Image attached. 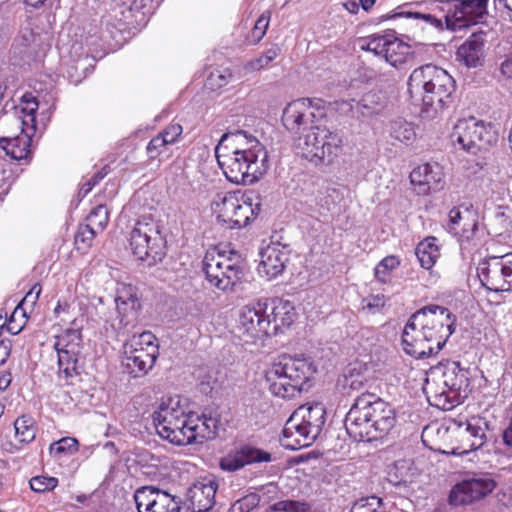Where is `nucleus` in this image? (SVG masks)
<instances>
[{
	"label": "nucleus",
	"instance_id": "obj_1",
	"mask_svg": "<svg viewBox=\"0 0 512 512\" xmlns=\"http://www.w3.org/2000/svg\"><path fill=\"white\" fill-rule=\"evenodd\" d=\"M456 317L446 307L427 305L408 319L403 333V350L416 359L436 355L455 331Z\"/></svg>",
	"mask_w": 512,
	"mask_h": 512
},
{
	"label": "nucleus",
	"instance_id": "obj_2",
	"mask_svg": "<svg viewBox=\"0 0 512 512\" xmlns=\"http://www.w3.org/2000/svg\"><path fill=\"white\" fill-rule=\"evenodd\" d=\"M395 422V411L387 402L363 393L346 414L344 426L353 440L371 442L386 435Z\"/></svg>",
	"mask_w": 512,
	"mask_h": 512
},
{
	"label": "nucleus",
	"instance_id": "obj_3",
	"mask_svg": "<svg viewBox=\"0 0 512 512\" xmlns=\"http://www.w3.org/2000/svg\"><path fill=\"white\" fill-rule=\"evenodd\" d=\"M455 80L448 72L433 64L420 66L412 71L407 81V92L415 102L423 105L422 114L434 118L451 102Z\"/></svg>",
	"mask_w": 512,
	"mask_h": 512
},
{
	"label": "nucleus",
	"instance_id": "obj_4",
	"mask_svg": "<svg viewBox=\"0 0 512 512\" xmlns=\"http://www.w3.org/2000/svg\"><path fill=\"white\" fill-rule=\"evenodd\" d=\"M248 148L235 147L222 153L217 145L215 156L226 178L236 184L250 185L257 182L268 170V152L256 138L246 140Z\"/></svg>",
	"mask_w": 512,
	"mask_h": 512
},
{
	"label": "nucleus",
	"instance_id": "obj_5",
	"mask_svg": "<svg viewBox=\"0 0 512 512\" xmlns=\"http://www.w3.org/2000/svg\"><path fill=\"white\" fill-rule=\"evenodd\" d=\"M423 389L432 405L450 410L468 396V372L458 362L448 361L432 372V380L427 378Z\"/></svg>",
	"mask_w": 512,
	"mask_h": 512
},
{
	"label": "nucleus",
	"instance_id": "obj_6",
	"mask_svg": "<svg viewBox=\"0 0 512 512\" xmlns=\"http://www.w3.org/2000/svg\"><path fill=\"white\" fill-rule=\"evenodd\" d=\"M315 372L308 359L281 355L268 367L265 378L274 396L292 398L306 390L305 385Z\"/></svg>",
	"mask_w": 512,
	"mask_h": 512
},
{
	"label": "nucleus",
	"instance_id": "obj_7",
	"mask_svg": "<svg viewBox=\"0 0 512 512\" xmlns=\"http://www.w3.org/2000/svg\"><path fill=\"white\" fill-rule=\"evenodd\" d=\"M323 404L301 406L286 421L282 431L281 445L286 449L299 450L315 442L326 421Z\"/></svg>",
	"mask_w": 512,
	"mask_h": 512
},
{
	"label": "nucleus",
	"instance_id": "obj_8",
	"mask_svg": "<svg viewBox=\"0 0 512 512\" xmlns=\"http://www.w3.org/2000/svg\"><path fill=\"white\" fill-rule=\"evenodd\" d=\"M129 241L133 255L149 266L161 261L166 254V240L161 225L151 216H143L136 221Z\"/></svg>",
	"mask_w": 512,
	"mask_h": 512
},
{
	"label": "nucleus",
	"instance_id": "obj_9",
	"mask_svg": "<svg viewBox=\"0 0 512 512\" xmlns=\"http://www.w3.org/2000/svg\"><path fill=\"white\" fill-rule=\"evenodd\" d=\"M192 415L186 414L179 400L169 398L162 401L153 413V422L159 436L172 444L183 446L190 444L193 434L190 432Z\"/></svg>",
	"mask_w": 512,
	"mask_h": 512
},
{
	"label": "nucleus",
	"instance_id": "obj_10",
	"mask_svg": "<svg viewBox=\"0 0 512 512\" xmlns=\"http://www.w3.org/2000/svg\"><path fill=\"white\" fill-rule=\"evenodd\" d=\"M343 140L326 127L311 126L300 139L298 148L301 156L314 165H330L341 154Z\"/></svg>",
	"mask_w": 512,
	"mask_h": 512
},
{
	"label": "nucleus",
	"instance_id": "obj_11",
	"mask_svg": "<svg viewBox=\"0 0 512 512\" xmlns=\"http://www.w3.org/2000/svg\"><path fill=\"white\" fill-rule=\"evenodd\" d=\"M156 337L150 331L134 334L123 346L122 365L133 377L146 375L159 356Z\"/></svg>",
	"mask_w": 512,
	"mask_h": 512
},
{
	"label": "nucleus",
	"instance_id": "obj_12",
	"mask_svg": "<svg viewBox=\"0 0 512 512\" xmlns=\"http://www.w3.org/2000/svg\"><path fill=\"white\" fill-rule=\"evenodd\" d=\"M203 271L209 283L222 291L233 290L244 277V268L239 262L216 250L206 253Z\"/></svg>",
	"mask_w": 512,
	"mask_h": 512
},
{
	"label": "nucleus",
	"instance_id": "obj_13",
	"mask_svg": "<svg viewBox=\"0 0 512 512\" xmlns=\"http://www.w3.org/2000/svg\"><path fill=\"white\" fill-rule=\"evenodd\" d=\"M452 137L464 150L472 153L486 149L498 140L497 133L491 124L474 117L459 120L454 126Z\"/></svg>",
	"mask_w": 512,
	"mask_h": 512
},
{
	"label": "nucleus",
	"instance_id": "obj_14",
	"mask_svg": "<svg viewBox=\"0 0 512 512\" xmlns=\"http://www.w3.org/2000/svg\"><path fill=\"white\" fill-rule=\"evenodd\" d=\"M477 276L487 290L510 292L512 290V253L491 256L481 261Z\"/></svg>",
	"mask_w": 512,
	"mask_h": 512
},
{
	"label": "nucleus",
	"instance_id": "obj_15",
	"mask_svg": "<svg viewBox=\"0 0 512 512\" xmlns=\"http://www.w3.org/2000/svg\"><path fill=\"white\" fill-rule=\"evenodd\" d=\"M266 311L267 305L260 302L256 305H246L241 309L238 330L245 341H256L264 337H270V317Z\"/></svg>",
	"mask_w": 512,
	"mask_h": 512
},
{
	"label": "nucleus",
	"instance_id": "obj_16",
	"mask_svg": "<svg viewBox=\"0 0 512 512\" xmlns=\"http://www.w3.org/2000/svg\"><path fill=\"white\" fill-rule=\"evenodd\" d=\"M495 486V481L487 475L465 478L452 488L449 502L455 506L470 504L491 493Z\"/></svg>",
	"mask_w": 512,
	"mask_h": 512
},
{
	"label": "nucleus",
	"instance_id": "obj_17",
	"mask_svg": "<svg viewBox=\"0 0 512 512\" xmlns=\"http://www.w3.org/2000/svg\"><path fill=\"white\" fill-rule=\"evenodd\" d=\"M321 99L300 98L289 103L282 115V122L287 130L298 133L308 128L315 118L312 107L320 108Z\"/></svg>",
	"mask_w": 512,
	"mask_h": 512
},
{
	"label": "nucleus",
	"instance_id": "obj_18",
	"mask_svg": "<svg viewBox=\"0 0 512 512\" xmlns=\"http://www.w3.org/2000/svg\"><path fill=\"white\" fill-rule=\"evenodd\" d=\"M134 500L138 512H179V502L169 493L153 486L136 490Z\"/></svg>",
	"mask_w": 512,
	"mask_h": 512
},
{
	"label": "nucleus",
	"instance_id": "obj_19",
	"mask_svg": "<svg viewBox=\"0 0 512 512\" xmlns=\"http://www.w3.org/2000/svg\"><path fill=\"white\" fill-rule=\"evenodd\" d=\"M289 261V251L279 243H272L260 252L258 271L268 279L281 275Z\"/></svg>",
	"mask_w": 512,
	"mask_h": 512
},
{
	"label": "nucleus",
	"instance_id": "obj_20",
	"mask_svg": "<svg viewBox=\"0 0 512 512\" xmlns=\"http://www.w3.org/2000/svg\"><path fill=\"white\" fill-rule=\"evenodd\" d=\"M271 460L270 453L245 445L223 457L219 466L224 471L234 472L252 463L270 462Z\"/></svg>",
	"mask_w": 512,
	"mask_h": 512
},
{
	"label": "nucleus",
	"instance_id": "obj_21",
	"mask_svg": "<svg viewBox=\"0 0 512 512\" xmlns=\"http://www.w3.org/2000/svg\"><path fill=\"white\" fill-rule=\"evenodd\" d=\"M488 429V423L485 419L480 417H472L465 424V427L461 424L459 426V432L463 438L470 441L467 445L455 447L450 451L453 455H465L470 451L481 448L486 442V430ZM443 453L449 454L448 451H442Z\"/></svg>",
	"mask_w": 512,
	"mask_h": 512
},
{
	"label": "nucleus",
	"instance_id": "obj_22",
	"mask_svg": "<svg viewBox=\"0 0 512 512\" xmlns=\"http://www.w3.org/2000/svg\"><path fill=\"white\" fill-rule=\"evenodd\" d=\"M443 169L438 163H424L410 173V181L419 187V193L438 191L442 188Z\"/></svg>",
	"mask_w": 512,
	"mask_h": 512
},
{
	"label": "nucleus",
	"instance_id": "obj_23",
	"mask_svg": "<svg viewBox=\"0 0 512 512\" xmlns=\"http://www.w3.org/2000/svg\"><path fill=\"white\" fill-rule=\"evenodd\" d=\"M270 317V336H275L288 328L295 320L296 312L293 304L289 300L273 299L271 301Z\"/></svg>",
	"mask_w": 512,
	"mask_h": 512
},
{
	"label": "nucleus",
	"instance_id": "obj_24",
	"mask_svg": "<svg viewBox=\"0 0 512 512\" xmlns=\"http://www.w3.org/2000/svg\"><path fill=\"white\" fill-rule=\"evenodd\" d=\"M217 487V482L212 479L194 484L190 489L193 512H207L214 506Z\"/></svg>",
	"mask_w": 512,
	"mask_h": 512
},
{
	"label": "nucleus",
	"instance_id": "obj_25",
	"mask_svg": "<svg viewBox=\"0 0 512 512\" xmlns=\"http://www.w3.org/2000/svg\"><path fill=\"white\" fill-rule=\"evenodd\" d=\"M367 368L360 362L350 363L346 366L342 376L338 379V386L344 393L360 391L367 384Z\"/></svg>",
	"mask_w": 512,
	"mask_h": 512
},
{
	"label": "nucleus",
	"instance_id": "obj_26",
	"mask_svg": "<svg viewBox=\"0 0 512 512\" xmlns=\"http://www.w3.org/2000/svg\"><path fill=\"white\" fill-rule=\"evenodd\" d=\"M484 38L482 34L473 33L457 50V58L467 67L481 65L483 57Z\"/></svg>",
	"mask_w": 512,
	"mask_h": 512
},
{
	"label": "nucleus",
	"instance_id": "obj_27",
	"mask_svg": "<svg viewBox=\"0 0 512 512\" xmlns=\"http://www.w3.org/2000/svg\"><path fill=\"white\" fill-rule=\"evenodd\" d=\"M260 203H253L251 197L242 195L238 202L237 208L234 210L233 218L229 222L230 228L246 227L253 221L260 212Z\"/></svg>",
	"mask_w": 512,
	"mask_h": 512
},
{
	"label": "nucleus",
	"instance_id": "obj_28",
	"mask_svg": "<svg viewBox=\"0 0 512 512\" xmlns=\"http://www.w3.org/2000/svg\"><path fill=\"white\" fill-rule=\"evenodd\" d=\"M350 109L362 117H372L384 108L383 96L380 92L369 91L358 101L351 100Z\"/></svg>",
	"mask_w": 512,
	"mask_h": 512
},
{
	"label": "nucleus",
	"instance_id": "obj_29",
	"mask_svg": "<svg viewBox=\"0 0 512 512\" xmlns=\"http://www.w3.org/2000/svg\"><path fill=\"white\" fill-rule=\"evenodd\" d=\"M31 138L28 134L21 133L18 136L8 138H0V147L5 151L7 156L13 160H26L30 151Z\"/></svg>",
	"mask_w": 512,
	"mask_h": 512
},
{
	"label": "nucleus",
	"instance_id": "obj_30",
	"mask_svg": "<svg viewBox=\"0 0 512 512\" xmlns=\"http://www.w3.org/2000/svg\"><path fill=\"white\" fill-rule=\"evenodd\" d=\"M385 49V60L395 68L405 64L413 54L411 47L407 43L399 40L392 33L390 35L387 48Z\"/></svg>",
	"mask_w": 512,
	"mask_h": 512
},
{
	"label": "nucleus",
	"instance_id": "obj_31",
	"mask_svg": "<svg viewBox=\"0 0 512 512\" xmlns=\"http://www.w3.org/2000/svg\"><path fill=\"white\" fill-rule=\"evenodd\" d=\"M240 197L234 192L217 194L212 209L217 214V219L223 223L229 224L233 218L234 210L237 208Z\"/></svg>",
	"mask_w": 512,
	"mask_h": 512
},
{
	"label": "nucleus",
	"instance_id": "obj_32",
	"mask_svg": "<svg viewBox=\"0 0 512 512\" xmlns=\"http://www.w3.org/2000/svg\"><path fill=\"white\" fill-rule=\"evenodd\" d=\"M191 422L189 430L193 434V439H190V444L202 443L204 440L211 439L216 435V419L192 415Z\"/></svg>",
	"mask_w": 512,
	"mask_h": 512
},
{
	"label": "nucleus",
	"instance_id": "obj_33",
	"mask_svg": "<svg viewBox=\"0 0 512 512\" xmlns=\"http://www.w3.org/2000/svg\"><path fill=\"white\" fill-rule=\"evenodd\" d=\"M446 27L457 31L474 24V18L468 16V12L463 9L461 0L451 1L450 9L444 15Z\"/></svg>",
	"mask_w": 512,
	"mask_h": 512
},
{
	"label": "nucleus",
	"instance_id": "obj_34",
	"mask_svg": "<svg viewBox=\"0 0 512 512\" xmlns=\"http://www.w3.org/2000/svg\"><path fill=\"white\" fill-rule=\"evenodd\" d=\"M495 6H502L512 12V0H493ZM488 0H461L463 9L468 12L470 18H474V24L487 14Z\"/></svg>",
	"mask_w": 512,
	"mask_h": 512
},
{
	"label": "nucleus",
	"instance_id": "obj_35",
	"mask_svg": "<svg viewBox=\"0 0 512 512\" xmlns=\"http://www.w3.org/2000/svg\"><path fill=\"white\" fill-rule=\"evenodd\" d=\"M118 324L113 323L112 326L118 330L127 329L129 326H134L138 319V314L141 309L140 300H134L127 304L116 307Z\"/></svg>",
	"mask_w": 512,
	"mask_h": 512
},
{
	"label": "nucleus",
	"instance_id": "obj_36",
	"mask_svg": "<svg viewBox=\"0 0 512 512\" xmlns=\"http://www.w3.org/2000/svg\"><path fill=\"white\" fill-rule=\"evenodd\" d=\"M58 355L59 373L63 374L65 379H71L80 374L78 356L80 353H71L69 350H56Z\"/></svg>",
	"mask_w": 512,
	"mask_h": 512
},
{
	"label": "nucleus",
	"instance_id": "obj_37",
	"mask_svg": "<svg viewBox=\"0 0 512 512\" xmlns=\"http://www.w3.org/2000/svg\"><path fill=\"white\" fill-rule=\"evenodd\" d=\"M82 335L79 329H67L55 338V350H69L71 353H80Z\"/></svg>",
	"mask_w": 512,
	"mask_h": 512
},
{
	"label": "nucleus",
	"instance_id": "obj_38",
	"mask_svg": "<svg viewBox=\"0 0 512 512\" xmlns=\"http://www.w3.org/2000/svg\"><path fill=\"white\" fill-rule=\"evenodd\" d=\"M434 240L435 238H432L420 242L415 251L421 267L427 270L433 267L436 259L439 257V250Z\"/></svg>",
	"mask_w": 512,
	"mask_h": 512
},
{
	"label": "nucleus",
	"instance_id": "obj_39",
	"mask_svg": "<svg viewBox=\"0 0 512 512\" xmlns=\"http://www.w3.org/2000/svg\"><path fill=\"white\" fill-rule=\"evenodd\" d=\"M15 436L22 444L32 442L36 437L37 427L31 416L22 415L14 421Z\"/></svg>",
	"mask_w": 512,
	"mask_h": 512
},
{
	"label": "nucleus",
	"instance_id": "obj_40",
	"mask_svg": "<svg viewBox=\"0 0 512 512\" xmlns=\"http://www.w3.org/2000/svg\"><path fill=\"white\" fill-rule=\"evenodd\" d=\"M470 213L468 210H465V215L460 211L459 208H453L449 212V230L454 234H459L462 232L463 234L474 230L477 227L475 220L471 222H467Z\"/></svg>",
	"mask_w": 512,
	"mask_h": 512
},
{
	"label": "nucleus",
	"instance_id": "obj_41",
	"mask_svg": "<svg viewBox=\"0 0 512 512\" xmlns=\"http://www.w3.org/2000/svg\"><path fill=\"white\" fill-rule=\"evenodd\" d=\"M390 136L406 145L411 144L416 136L413 126L403 119L391 122Z\"/></svg>",
	"mask_w": 512,
	"mask_h": 512
},
{
	"label": "nucleus",
	"instance_id": "obj_42",
	"mask_svg": "<svg viewBox=\"0 0 512 512\" xmlns=\"http://www.w3.org/2000/svg\"><path fill=\"white\" fill-rule=\"evenodd\" d=\"M36 35L31 28L21 29L12 44V51L15 55L22 57L34 43Z\"/></svg>",
	"mask_w": 512,
	"mask_h": 512
},
{
	"label": "nucleus",
	"instance_id": "obj_43",
	"mask_svg": "<svg viewBox=\"0 0 512 512\" xmlns=\"http://www.w3.org/2000/svg\"><path fill=\"white\" fill-rule=\"evenodd\" d=\"M391 33H386L384 35H371L363 40V44L361 45L362 50H366L374 53L377 56H385L387 44L389 42Z\"/></svg>",
	"mask_w": 512,
	"mask_h": 512
},
{
	"label": "nucleus",
	"instance_id": "obj_44",
	"mask_svg": "<svg viewBox=\"0 0 512 512\" xmlns=\"http://www.w3.org/2000/svg\"><path fill=\"white\" fill-rule=\"evenodd\" d=\"M109 219V211L105 205H97L86 218L87 225L98 233L103 231Z\"/></svg>",
	"mask_w": 512,
	"mask_h": 512
},
{
	"label": "nucleus",
	"instance_id": "obj_45",
	"mask_svg": "<svg viewBox=\"0 0 512 512\" xmlns=\"http://www.w3.org/2000/svg\"><path fill=\"white\" fill-rule=\"evenodd\" d=\"M400 265V259L395 255L383 258L375 267V277L382 283L388 282L391 272Z\"/></svg>",
	"mask_w": 512,
	"mask_h": 512
},
{
	"label": "nucleus",
	"instance_id": "obj_46",
	"mask_svg": "<svg viewBox=\"0 0 512 512\" xmlns=\"http://www.w3.org/2000/svg\"><path fill=\"white\" fill-rule=\"evenodd\" d=\"M350 512H385V507L381 498L369 496L354 502Z\"/></svg>",
	"mask_w": 512,
	"mask_h": 512
},
{
	"label": "nucleus",
	"instance_id": "obj_47",
	"mask_svg": "<svg viewBox=\"0 0 512 512\" xmlns=\"http://www.w3.org/2000/svg\"><path fill=\"white\" fill-rule=\"evenodd\" d=\"M249 138H254L253 136H248L244 131H236L235 133H225L222 135L219 144L222 149H228L230 145L231 151L235 147L239 148H248V144L246 140Z\"/></svg>",
	"mask_w": 512,
	"mask_h": 512
},
{
	"label": "nucleus",
	"instance_id": "obj_48",
	"mask_svg": "<svg viewBox=\"0 0 512 512\" xmlns=\"http://www.w3.org/2000/svg\"><path fill=\"white\" fill-rule=\"evenodd\" d=\"M78 440L73 437H63L50 445V453L54 456L73 454L78 450Z\"/></svg>",
	"mask_w": 512,
	"mask_h": 512
},
{
	"label": "nucleus",
	"instance_id": "obj_49",
	"mask_svg": "<svg viewBox=\"0 0 512 512\" xmlns=\"http://www.w3.org/2000/svg\"><path fill=\"white\" fill-rule=\"evenodd\" d=\"M134 300H140L138 297L137 289L130 284H119L115 297L116 307L127 304Z\"/></svg>",
	"mask_w": 512,
	"mask_h": 512
},
{
	"label": "nucleus",
	"instance_id": "obj_50",
	"mask_svg": "<svg viewBox=\"0 0 512 512\" xmlns=\"http://www.w3.org/2000/svg\"><path fill=\"white\" fill-rule=\"evenodd\" d=\"M260 496L256 493H250L234 502L230 512H250L259 505Z\"/></svg>",
	"mask_w": 512,
	"mask_h": 512
},
{
	"label": "nucleus",
	"instance_id": "obj_51",
	"mask_svg": "<svg viewBox=\"0 0 512 512\" xmlns=\"http://www.w3.org/2000/svg\"><path fill=\"white\" fill-rule=\"evenodd\" d=\"M281 49L278 46H273L266 50L258 58L249 62V67L252 70H260L267 67L274 59L278 57Z\"/></svg>",
	"mask_w": 512,
	"mask_h": 512
},
{
	"label": "nucleus",
	"instance_id": "obj_52",
	"mask_svg": "<svg viewBox=\"0 0 512 512\" xmlns=\"http://www.w3.org/2000/svg\"><path fill=\"white\" fill-rule=\"evenodd\" d=\"M97 233V231L87 224L80 225L75 235V244L78 245V249L89 248Z\"/></svg>",
	"mask_w": 512,
	"mask_h": 512
},
{
	"label": "nucleus",
	"instance_id": "obj_53",
	"mask_svg": "<svg viewBox=\"0 0 512 512\" xmlns=\"http://www.w3.org/2000/svg\"><path fill=\"white\" fill-rule=\"evenodd\" d=\"M395 16L420 19L423 20L427 25L433 26L435 28H442L441 17H438L436 13L431 11L428 13L407 11L398 13Z\"/></svg>",
	"mask_w": 512,
	"mask_h": 512
},
{
	"label": "nucleus",
	"instance_id": "obj_54",
	"mask_svg": "<svg viewBox=\"0 0 512 512\" xmlns=\"http://www.w3.org/2000/svg\"><path fill=\"white\" fill-rule=\"evenodd\" d=\"M29 484L34 492L44 493L53 490L57 486L58 480L54 477L36 476L31 478Z\"/></svg>",
	"mask_w": 512,
	"mask_h": 512
},
{
	"label": "nucleus",
	"instance_id": "obj_55",
	"mask_svg": "<svg viewBox=\"0 0 512 512\" xmlns=\"http://www.w3.org/2000/svg\"><path fill=\"white\" fill-rule=\"evenodd\" d=\"M310 504L297 500L279 501L274 504V510L283 512H309Z\"/></svg>",
	"mask_w": 512,
	"mask_h": 512
},
{
	"label": "nucleus",
	"instance_id": "obj_56",
	"mask_svg": "<svg viewBox=\"0 0 512 512\" xmlns=\"http://www.w3.org/2000/svg\"><path fill=\"white\" fill-rule=\"evenodd\" d=\"M231 74L228 71H212L207 80L206 86L211 90H216L226 86L230 82Z\"/></svg>",
	"mask_w": 512,
	"mask_h": 512
},
{
	"label": "nucleus",
	"instance_id": "obj_57",
	"mask_svg": "<svg viewBox=\"0 0 512 512\" xmlns=\"http://www.w3.org/2000/svg\"><path fill=\"white\" fill-rule=\"evenodd\" d=\"M166 145H168L167 140L162 138V136L157 135L152 138L146 147L149 159H156L162 153Z\"/></svg>",
	"mask_w": 512,
	"mask_h": 512
},
{
	"label": "nucleus",
	"instance_id": "obj_58",
	"mask_svg": "<svg viewBox=\"0 0 512 512\" xmlns=\"http://www.w3.org/2000/svg\"><path fill=\"white\" fill-rule=\"evenodd\" d=\"M22 102L25 104V106L22 107L21 112L28 116L30 118V122L34 124L35 114L38 109V102L31 94L23 95Z\"/></svg>",
	"mask_w": 512,
	"mask_h": 512
},
{
	"label": "nucleus",
	"instance_id": "obj_59",
	"mask_svg": "<svg viewBox=\"0 0 512 512\" xmlns=\"http://www.w3.org/2000/svg\"><path fill=\"white\" fill-rule=\"evenodd\" d=\"M270 21V13L266 12L263 13L256 21L254 28H253V36L257 41L261 40L264 35L266 34V30L269 26Z\"/></svg>",
	"mask_w": 512,
	"mask_h": 512
},
{
	"label": "nucleus",
	"instance_id": "obj_60",
	"mask_svg": "<svg viewBox=\"0 0 512 512\" xmlns=\"http://www.w3.org/2000/svg\"><path fill=\"white\" fill-rule=\"evenodd\" d=\"M182 134V126L179 124H172L168 126L163 132L159 133V136L167 140V144L174 143L178 137Z\"/></svg>",
	"mask_w": 512,
	"mask_h": 512
},
{
	"label": "nucleus",
	"instance_id": "obj_61",
	"mask_svg": "<svg viewBox=\"0 0 512 512\" xmlns=\"http://www.w3.org/2000/svg\"><path fill=\"white\" fill-rule=\"evenodd\" d=\"M451 1L450 0H434L428 3L427 9L433 13H436L438 16L444 18V15L447 13V10L450 9Z\"/></svg>",
	"mask_w": 512,
	"mask_h": 512
},
{
	"label": "nucleus",
	"instance_id": "obj_62",
	"mask_svg": "<svg viewBox=\"0 0 512 512\" xmlns=\"http://www.w3.org/2000/svg\"><path fill=\"white\" fill-rule=\"evenodd\" d=\"M363 301L366 302L365 307L367 309H369L372 312H375V310H379L380 308L385 306L386 298L382 294H377L367 297Z\"/></svg>",
	"mask_w": 512,
	"mask_h": 512
},
{
	"label": "nucleus",
	"instance_id": "obj_63",
	"mask_svg": "<svg viewBox=\"0 0 512 512\" xmlns=\"http://www.w3.org/2000/svg\"><path fill=\"white\" fill-rule=\"evenodd\" d=\"M106 175V173H97L96 175H94L91 179H89L87 182H85L81 189H80V192L83 193L84 195L88 194L92 189L93 187L101 180L103 179V177Z\"/></svg>",
	"mask_w": 512,
	"mask_h": 512
},
{
	"label": "nucleus",
	"instance_id": "obj_64",
	"mask_svg": "<svg viewBox=\"0 0 512 512\" xmlns=\"http://www.w3.org/2000/svg\"><path fill=\"white\" fill-rule=\"evenodd\" d=\"M501 73L507 79L512 80V54L501 64Z\"/></svg>",
	"mask_w": 512,
	"mask_h": 512
}]
</instances>
